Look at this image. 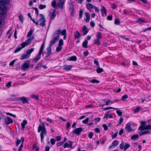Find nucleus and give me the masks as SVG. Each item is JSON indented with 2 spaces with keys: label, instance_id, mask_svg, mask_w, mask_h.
Returning a JSON list of instances; mask_svg holds the SVG:
<instances>
[{
  "label": "nucleus",
  "instance_id": "052dcab7",
  "mask_svg": "<svg viewBox=\"0 0 151 151\" xmlns=\"http://www.w3.org/2000/svg\"><path fill=\"white\" fill-rule=\"evenodd\" d=\"M16 61L15 60H14L13 61H12L9 63V65H10L13 66Z\"/></svg>",
  "mask_w": 151,
  "mask_h": 151
},
{
  "label": "nucleus",
  "instance_id": "e433bc0d",
  "mask_svg": "<svg viewBox=\"0 0 151 151\" xmlns=\"http://www.w3.org/2000/svg\"><path fill=\"white\" fill-rule=\"evenodd\" d=\"M119 144L118 141L117 140L114 141L112 143V145L114 147H116Z\"/></svg>",
  "mask_w": 151,
  "mask_h": 151
},
{
  "label": "nucleus",
  "instance_id": "f3484780",
  "mask_svg": "<svg viewBox=\"0 0 151 151\" xmlns=\"http://www.w3.org/2000/svg\"><path fill=\"white\" fill-rule=\"evenodd\" d=\"M30 57L29 55L27 53L23 54L20 58L21 60H22L25 59H27L29 58Z\"/></svg>",
  "mask_w": 151,
  "mask_h": 151
},
{
  "label": "nucleus",
  "instance_id": "cd10ccee",
  "mask_svg": "<svg viewBox=\"0 0 151 151\" xmlns=\"http://www.w3.org/2000/svg\"><path fill=\"white\" fill-rule=\"evenodd\" d=\"M74 35L75 38H77L78 39L80 38L81 36V34L78 32L77 31H76L74 33Z\"/></svg>",
  "mask_w": 151,
  "mask_h": 151
},
{
  "label": "nucleus",
  "instance_id": "473e14b6",
  "mask_svg": "<svg viewBox=\"0 0 151 151\" xmlns=\"http://www.w3.org/2000/svg\"><path fill=\"white\" fill-rule=\"evenodd\" d=\"M47 56H49L51 53V47H48L47 49Z\"/></svg>",
  "mask_w": 151,
  "mask_h": 151
},
{
  "label": "nucleus",
  "instance_id": "a878e982",
  "mask_svg": "<svg viewBox=\"0 0 151 151\" xmlns=\"http://www.w3.org/2000/svg\"><path fill=\"white\" fill-rule=\"evenodd\" d=\"M94 43L97 45H100L101 44V42H100V40L98 39H95L94 41Z\"/></svg>",
  "mask_w": 151,
  "mask_h": 151
},
{
  "label": "nucleus",
  "instance_id": "c03bdc74",
  "mask_svg": "<svg viewBox=\"0 0 151 151\" xmlns=\"http://www.w3.org/2000/svg\"><path fill=\"white\" fill-rule=\"evenodd\" d=\"M64 42L63 40L62 39H60L59 40L58 44V45L59 46H62V45L63 44Z\"/></svg>",
  "mask_w": 151,
  "mask_h": 151
},
{
  "label": "nucleus",
  "instance_id": "8fccbe9b",
  "mask_svg": "<svg viewBox=\"0 0 151 151\" xmlns=\"http://www.w3.org/2000/svg\"><path fill=\"white\" fill-rule=\"evenodd\" d=\"M83 13V11L81 10H80V13H79V19H80L82 17Z\"/></svg>",
  "mask_w": 151,
  "mask_h": 151
},
{
  "label": "nucleus",
  "instance_id": "58836bf2",
  "mask_svg": "<svg viewBox=\"0 0 151 151\" xmlns=\"http://www.w3.org/2000/svg\"><path fill=\"white\" fill-rule=\"evenodd\" d=\"M88 43V42L87 40H85L84 42H83L82 44V46L83 47L85 48H87V45Z\"/></svg>",
  "mask_w": 151,
  "mask_h": 151
},
{
  "label": "nucleus",
  "instance_id": "f03ea898",
  "mask_svg": "<svg viewBox=\"0 0 151 151\" xmlns=\"http://www.w3.org/2000/svg\"><path fill=\"white\" fill-rule=\"evenodd\" d=\"M34 39V37L33 36L31 37L28 38L25 42L22 43L20 44L22 47H19L17 48L16 50L14 51V53H16L17 52H18L21 50L22 48H24L26 46L28 45H30L32 42V41Z\"/></svg>",
  "mask_w": 151,
  "mask_h": 151
},
{
  "label": "nucleus",
  "instance_id": "680f3d73",
  "mask_svg": "<svg viewBox=\"0 0 151 151\" xmlns=\"http://www.w3.org/2000/svg\"><path fill=\"white\" fill-rule=\"evenodd\" d=\"M94 63L96 64V65L98 66H99V63L97 60L95 59L94 60Z\"/></svg>",
  "mask_w": 151,
  "mask_h": 151
},
{
  "label": "nucleus",
  "instance_id": "a19ab883",
  "mask_svg": "<svg viewBox=\"0 0 151 151\" xmlns=\"http://www.w3.org/2000/svg\"><path fill=\"white\" fill-rule=\"evenodd\" d=\"M63 47L62 46H58L56 48V51L57 52H58L62 50Z\"/></svg>",
  "mask_w": 151,
  "mask_h": 151
},
{
  "label": "nucleus",
  "instance_id": "2eb2a0df",
  "mask_svg": "<svg viewBox=\"0 0 151 151\" xmlns=\"http://www.w3.org/2000/svg\"><path fill=\"white\" fill-rule=\"evenodd\" d=\"M103 100L104 102L106 103V105H108L109 104H111L113 103V101H111V100L109 99H104Z\"/></svg>",
  "mask_w": 151,
  "mask_h": 151
},
{
  "label": "nucleus",
  "instance_id": "338daca9",
  "mask_svg": "<svg viewBox=\"0 0 151 151\" xmlns=\"http://www.w3.org/2000/svg\"><path fill=\"white\" fill-rule=\"evenodd\" d=\"M90 25L92 27H93L95 25V24L94 22L93 21H91L90 22Z\"/></svg>",
  "mask_w": 151,
  "mask_h": 151
},
{
  "label": "nucleus",
  "instance_id": "f704fd0d",
  "mask_svg": "<svg viewBox=\"0 0 151 151\" xmlns=\"http://www.w3.org/2000/svg\"><path fill=\"white\" fill-rule=\"evenodd\" d=\"M34 50V49L33 48H32L29 50H28L27 52V53L30 56L31 54L33 52Z\"/></svg>",
  "mask_w": 151,
  "mask_h": 151
},
{
  "label": "nucleus",
  "instance_id": "f8f14e48",
  "mask_svg": "<svg viewBox=\"0 0 151 151\" xmlns=\"http://www.w3.org/2000/svg\"><path fill=\"white\" fill-rule=\"evenodd\" d=\"M73 142L71 141H69L68 142H66L63 145L64 148L66 147L72 148L73 145Z\"/></svg>",
  "mask_w": 151,
  "mask_h": 151
},
{
  "label": "nucleus",
  "instance_id": "0e129e2a",
  "mask_svg": "<svg viewBox=\"0 0 151 151\" xmlns=\"http://www.w3.org/2000/svg\"><path fill=\"white\" fill-rule=\"evenodd\" d=\"M89 52L88 51H85L83 52V54L85 56H86L88 55Z\"/></svg>",
  "mask_w": 151,
  "mask_h": 151
},
{
  "label": "nucleus",
  "instance_id": "4d7b16f0",
  "mask_svg": "<svg viewBox=\"0 0 151 151\" xmlns=\"http://www.w3.org/2000/svg\"><path fill=\"white\" fill-rule=\"evenodd\" d=\"M64 142L61 141L58 142L57 144V145L58 146H62Z\"/></svg>",
  "mask_w": 151,
  "mask_h": 151
},
{
  "label": "nucleus",
  "instance_id": "2f4dec72",
  "mask_svg": "<svg viewBox=\"0 0 151 151\" xmlns=\"http://www.w3.org/2000/svg\"><path fill=\"white\" fill-rule=\"evenodd\" d=\"M103 70V69L102 68H100L99 66L97 67L96 70V71L98 73H100L102 72Z\"/></svg>",
  "mask_w": 151,
  "mask_h": 151
},
{
  "label": "nucleus",
  "instance_id": "f257e3e1",
  "mask_svg": "<svg viewBox=\"0 0 151 151\" xmlns=\"http://www.w3.org/2000/svg\"><path fill=\"white\" fill-rule=\"evenodd\" d=\"M45 122L42 123V126L40 125L38 128V132H40L41 142H42L44 136L46 135L47 130L45 126Z\"/></svg>",
  "mask_w": 151,
  "mask_h": 151
},
{
  "label": "nucleus",
  "instance_id": "6e6d98bb",
  "mask_svg": "<svg viewBox=\"0 0 151 151\" xmlns=\"http://www.w3.org/2000/svg\"><path fill=\"white\" fill-rule=\"evenodd\" d=\"M55 140L54 139L52 138L51 139L50 142H51V144L52 145H54L55 143Z\"/></svg>",
  "mask_w": 151,
  "mask_h": 151
},
{
  "label": "nucleus",
  "instance_id": "9d476101",
  "mask_svg": "<svg viewBox=\"0 0 151 151\" xmlns=\"http://www.w3.org/2000/svg\"><path fill=\"white\" fill-rule=\"evenodd\" d=\"M119 147L121 149H123L125 151L130 147V145L127 143H122L120 144Z\"/></svg>",
  "mask_w": 151,
  "mask_h": 151
},
{
  "label": "nucleus",
  "instance_id": "ddd939ff",
  "mask_svg": "<svg viewBox=\"0 0 151 151\" xmlns=\"http://www.w3.org/2000/svg\"><path fill=\"white\" fill-rule=\"evenodd\" d=\"M4 120L5 123L7 124H12L13 122V120L8 116L6 117Z\"/></svg>",
  "mask_w": 151,
  "mask_h": 151
},
{
  "label": "nucleus",
  "instance_id": "13d9d810",
  "mask_svg": "<svg viewBox=\"0 0 151 151\" xmlns=\"http://www.w3.org/2000/svg\"><path fill=\"white\" fill-rule=\"evenodd\" d=\"M91 82L93 83H98L99 82V81H98L96 79H93L91 81Z\"/></svg>",
  "mask_w": 151,
  "mask_h": 151
},
{
  "label": "nucleus",
  "instance_id": "b1692460",
  "mask_svg": "<svg viewBox=\"0 0 151 151\" xmlns=\"http://www.w3.org/2000/svg\"><path fill=\"white\" fill-rule=\"evenodd\" d=\"M27 124V122L26 120H24L22 121V122L21 123V129L23 130L24 129L25 126Z\"/></svg>",
  "mask_w": 151,
  "mask_h": 151
},
{
  "label": "nucleus",
  "instance_id": "7c9ffc66",
  "mask_svg": "<svg viewBox=\"0 0 151 151\" xmlns=\"http://www.w3.org/2000/svg\"><path fill=\"white\" fill-rule=\"evenodd\" d=\"M151 134V132L149 130H147L143 132H141L140 133V135H145L147 134Z\"/></svg>",
  "mask_w": 151,
  "mask_h": 151
},
{
  "label": "nucleus",
  "instance_id": "393cba45",
  "mask_svg": "<svg viewBox=\"0 0 151 151\" xmlns=\"http://www.w3.org/2000/svg\"><path fill=\"white\" fill-rule=\"evenodd\" d=\"M141 126L139 127L141 131L144 130L143 128L144 127H145V122L144 121H141Z\"/></svg>",
  "mask_w": 151,
  "mask_h": 151
},
{
  "label": "nucleus",
  "instance_id": "0eeeda50",
  "mask_svg": "<svg viewBox=\"0 0 151 151\" xmlns=\"http://www.w3.org/2000/svg\"><path fill=\"white\" fill-rule=\"evenodd\" d=\"M57 33L58 36L59 37L60 35L61 34L63 36V39L66 40L67 38L66 30V29H63L61 31L60 29L56 30L54 33Z\"/></svg>",
  "mask_w": 151,
  "mask_h": 151
},
{
  "label": "nucleus",
  "instance_id": "bf43d9fd",
  "mask_svg": "<svg viewBox=\"0 0 151 151\" xmlns=\"http://www.w3.org/2000/svg\"><path fill=\"white\" fill-rule=\"evenodd\" d=\"M31 96L32 98L36 99H38V97L37 96L35 95H32Z\"/></svg>",
  "mask_w": 151,
  "mask_h": 151
},
{
  "label": "nucleus",
  "instance_id": "774afa93",
  "mask_svg": "<svg viewBox=\"0 0 151 151\" xmlns=\"http://www.w3.org/2000/svg\"><path fill=\"white\" fill-rule=\"evenodd\" d=\"M50 149V147L49 146H47L45 148V151H49Z\"/></svg>",
  "mask_w": 151,
  "mask_h": 151
},
{
  "label": "nucleus",
  "instance_id": "423d86ee",
  "mask_svg": "<svg viewBox=\"0 0 151 151\" xmlns=\"http://www.w3.org/2000/svg\"><path fill=\"white\" fill-rule=\"evenodd\" d=\"M24 141V138L23 137H22L20 140L17 139L16 142V146L18 147L20 144H21L20 146L18 148L19 151H22V149L23 147V143Z\"/></svg>",
  "mask_w": 151,
  "mask_h": 151
},
{
  "label": "nucleus",
  "instance_id": "e2e57ef3",
  "mask_svg": "<svg viewBox=\"0 0 151 151\" xmlns=\"http://www.w3.org/2000/svg\"><path fill=\"white\" fill-rule=\"evenodd\" d=\"M151 30V27H150L146 28L143 31L144 32H145L148 30Z\"/></svg>",
  "mask_w": 151,
  "mask_h": 151
},
{
  "label": "nucleus",
  "instance_id": "aec40b11",
  "mask_svg": "<svg viewBox=\"0 0 151 151\" xmlns=\"http://www.w3.org/2000/svg\"><path fill=\"white\" fill-rule=\"evenodd\" d=\"M125 130L128 132H129L132 131V129L131 128L130 124L128 123L125 128Z\"/></svg>",
  "mask_w": 151,
  "mask_h": 151
},
{
  "label": "nucleus",
  "instance_id": "c756f323",
  "mask_svg": "<svg viewBox=\"0 0 151 151\" xmlns=\"http://www.w3.org/2000/svg\"><path fill=\"white\" fill-rule=\"evenodd\" d=\"M77 60L76 57L75 56H72L68 59V61H76Z\"/></svg>",
  "mask_w": 151,
  "mask_h": 151
},
{
  "label": "nucleus",
  "instance_id": "dca6fc26",
  "mask_svg": "<svg viewBox=\"0 0 151 151\" xmlns=\"http://www.w3.org/2000/svg\"><path fill=\"white\" fill-rule=\"evenodd\" d=\"M19 100L22 101V102L24 104L28 103V98L24 97H22L19 98Z\"/></svg>",
  "mask_w": 151,
  "mask_h": 151
},
{
  "label": "nucleus",
  "instance_id": "a211bd4d",
  "mask_svg": "<svg viewBox=\"0 0 151 151\" xmlns=\"http://www.w3.org/2000/svg\"><path fill=\"white\" fill-rule=\"evenodd\" d=\"M65 2V0L59 1V2L57 4V5L60 8L62 9L63 8V5Z\"/></svg>",
  "mask_w": 151,
  "mask_h": 151
},
{
  "label": "nucleus",
  "instance_id": "4be33fe9",
  "mask_svg": "<svg viewBox=\"0 0 151 151\" xmlns=\"http://www.w3.org/2000/svg\"><path fill=\"white\" fill-rule=\"evenodd\" d=\"M85 14L86 16L85 21L86 22H89L90 19V15L87 12H85Z\"/></svg>",
  "mask_w": 151,
  "mask_h": 151
},
{
  "label": "nucleus",
  "instance_id": "1a4fd4ad",
  "mask_svg": "<svg viewBox=\"0 0 151 151\" xmlns=\"http://www.w3.org/2000/svg\"><path fill=\"white\" fill-rule=\"evenodd\" d=\"M30 62L29 60H27L26 62L24 63L22 65L21 67L22 69L24 70H26L28 69L29 66Z\"/></svg>",
  "mask_w": 151,
  "mask_h": 151
},
{
  "label": "nucleus",
  "instance_id": "39448f33",
  "mask_svg": "<svg viewBox=\"0 0 151 151\" xmlns=\"http://www.w3.org/2000/svg\"><path fill=\"white\" fill-rule=\"evenodd\" d=\"M38 22L39 23L40 25L42 27L45 26V17L42 14H40L39 16H37Z\"/></svg>",
  "mask_w": 151,
  "mask_h": 151
},
{
  "label": "nucleus",
  "instance_id": "6ab92c4d",
  "mask_svg": "<svg viewBox=\"0 0 151 151\" xmlns=\"http://www.w3.org/2000/svg\"><path fill=\"white\" fill-rule=\"evenodd\" d=\"M82 129L81 128H77L76 129L73 131V132L77 135H79V134L82 131Z\"/></svg>",
  "mask_w": 151,
  "mask_h": 151
},
{
  "label": "nucleus",
  "instance_id": "ea45409f",
  "mask_svg": "<svg viewBox=\"0 0 151 151\" xmlns=\"http://www.w3.org/2000/svg\"><path fill=\"white\" fill-rule=\"evenodd\" d=\"M46 7V6L45 5H43L41 4L39 5V8L40 9H42L45 8Z\"/></svg>",
  "mask_w": 151,
  "mask_h": 151
},
{
  "label": "nucleus",
  "instance_id": "9b49d317",
  "mask_svg": "<svg viewBox=\"0 0 151 151\" xmlns=\"http://www.w3.org/2000/svg\"><path fill=\"white\" fill-rule=\"evenodd\" d=\"M56 14L55 10V9H51L50 12L49 16L51 19H53L55 17Z\"/></svg>",
  "mask_w": 151,
  "mask_h": 151
},
{
  "label": "nucleus",
  "instance_id": "49530a36",
  "mask_svg": "<svg viewBox=\"0 0 151 151\" xmlns=\"http://www.w3.org/2000/svg\"><path fill=\"white\" fill-rule=\"evenodd\" d=\"M19 18L21 22H23L24 20V18L22 15L21 14H20L19 15Z\"/></svg>",
  "mask_w": 151,
  "mask_h": 151
},
{
  "label": "nucleus",
  "instance_id": "20e7f679",
  "mask_svg": "<svg viewBox=\"0 0 151 151\" xmlns=\"http://www.w3.org/2000/svg\"><path fill=\"white\" fill-rule=\"evenodd\" d=\"M45 47L44 43H43L39 51L38 54L35 56L33 60V61L35 63H37L41 58V55L42 54L43 51Z\"/></svg>",
  "mask_w": 151,
  "mask_h": 151
},
{
  "label": "nucleus",
  "instance_id": "5fc2aeb1",
  "mask_svg": "<svg viewBox=\"0 0 151 151\" xmlns=\"http://www.w3.org/2000/svg\"><path fill=\"white\" fill-rule=\"evenodd\" d=\"M116 112L117 114L119 116H121L122 114V112L120 110H117Z\"/></svg>",
  "mask_w": 151,
  "mask_h": 151
},
{
  "label": "nucleus",
  "instance_id": "5701e85b",
  "mask_svg": "<svg viewBox=\"0 0 151 151\" xmlns=\"http://www.w3.org/2000/svg\"><path fill=\"white\" fill-rule=\"evenodd\" d=\"M82 31L83 32V35H86L88 32V31L86 27L84 26H83L82 29Z\"/></svg>",
  "mask_w": 151,
  "mask_h": 151
},
{
  "label": "nucleus",
  "instance_id": "c85d7f7f",
  "mask_svg": "<svg viewBox=\"0 0 151 151\" xmlns=\"http://www.w3.org/2000/svg\"><path fill=\"white\" fill-rule=\"evenodd\" d=\"M96 39L101 40L102 38V34L100 32H97L96 33Z\"/></svg>",
  "mask_w": 151,
  "mask_h": 151
},
{
  "label": "nucleus",
  "instance_id": "de8ad7c7",
  "mask_svg": "<svg viewBox=\"0 0 151 151\" xmlns=\"http://www.w3.org/2000/svg\"><path fill=\"white\" fill-rule=\"evenodd\" d=\"M42 66V63L40 62L38 63L36 67V69H38L41 67Z\"/></svg>",
  "mask_w": 151,
  "mask_h": 151
},
{
  "label": "nucleus",
  "instance_id": "6e6552de",
  "mask_svg": "<svg viewBox=\"0 0 151 151\" xmlns=\"http://www.w3.org/2000/svg\"><path fill=\"white\" fill-rule=\"evenodd\" d=\"M57 33H54L50 43V46L55 44L59 39V37L58 36Z\"/></svg>",
  "mask_w": 151,
  "mask_h": 151
},
{
  "label": "nucleus",
  "instance_id": "69168bd1",
  "mask_svg": "<svg viewBox=\"0 0 151 151\" xmlns=\"http://www.w3.org/2000/svg\"><path fill=\"white\" fill-rule=\"evenodd\" d=\"M12 83L10 82H9L6 85V87L8 88H9V87L11 86V84Z\"/></svg>",
  "mask_w": 151,
  "mask_h": 151
},
{
  "label": "nucleus",
  "instance_id": "c9c22d12",
  "mask_svg": "<svg viewBox=\"0 0 151 151\" xmlns=\"http://www.w3.org/2000/svg\"><path fill=\"white\" fill-rule=\"evenodd\" d=\"M139 136L137 134L134 135L132 136L131 138L132 139L135 140L138 139Z\"/></svg>",
  "mask_w": 151,
  "mask_h": 151
},
{
  "label": "nucleus",
  "instance_id": "7ed1b4c3",
  "mask_svg": "<svg viewBox=\"0 0 151 151\" xmlns=\"http://www.w3.org/2000/svg\"><path fill=\"white\" fill-rule=\"evenodd\" d=\"M9 0H0V14H3L6 13V8L5 6L6 4H9Z\"/></svg>",
  "mask_w": 151,
  "mask_h": 151
},
{
  "label": "nucleus",
  "instance_id": "72a5a7b5",
  "mask_svg": "<svg viewBox=\"0 0 151 151\" xmlns=\"http://www.w3.org/2000/svg\"><path fill=\"white\" fill-rule=\"evenodd\" d=\"M34 30L32 29H30V31L28 33L27 36L28 37H30L33 33Z\"/></svg>",
  "mask_w": 151,
  "mask_h": 151
},
{
  "label": "nucleus",
  "instance_id": "4468645a",
  "mask_svg": "<svg viewBox=\"0 0 151 151\" xmlns=\"http://www.w3.org/2000/svg\"><path fill=\"white\" fill-rule=\"evenodd\" d=\"M101 14L103 16H106V8L103 6H101Z\"/></svg>",
  "mask_w": 151,
  "mask_h": 151
},
{
  "label": "nucleus",
  "instance_id": "79ce46f5",
  "mask_svg": "<svg viewBox=\"0 0 151 151\" xmlns=\"http://www.w3.org/2000/svg\"><path fill=\"white\" fill-rule=\"evenodd\" d=\"M144 130L146 129H151V125H148L146 126L145 127L143 128Z\"/></svg>",
  "mask_w": 151,
  "mask_h": 151
},
{
  "label": "nucleus",
  "instance_id": "09e8293b",
  "mask_svg": "<svg viewBox=\"0 0 151 151\" xmlns=\"http://www.w3.org/2000/svg\"><path fill=\"white\" fill-rule=\"evenodd\" d=\"M120 23V21L119 19H116L115 21V24H116L118 25Z\"/></svg>",
  "mask_w": 151,
  "mask_h": 151
},
{
  "label": "nucleus",
  "instance_id": "bb28decb",
  "mask_svg": "<svg viewBox=\"0 0 151 151\" xmlns=\"http://www.w3.org/2000/svg\"><path fill=\"white\" fill-rule=\"evenodd\" d=\"M94 6L91 4H86L87 8L89 10H91L92 9H93Z\"/></svg>",
  "mask_w": 151,
  "mask_h": 151
},
{
  "label": "nucleus",
  "instance_id": "37998d69",
  "mask_svg": "<svg viewBox=\"0 0 151 151\" xmlns=\"http://www.w3.org/2000/svg\"><path fill=\"white\" fill-rule=\"evenodd\" d=\"M51 5L54 8L56 7V1L55 0H53L51 2Z\"/></svg>",
  "mask_w": 151,
  "mask_h": 151
},
{
  "label": "nucleus",
  "instance_id": "3c124183",
  "mask_svg": "<svg viewBox=\"0 0 151 151\" xmlns=\"http://www.w3.org/2000/svg\"><path fill=\"white\" fill-rule=\"evenodd\" d=\"M110 112V111H109L106 113L105 114L104 118L107 119L109 116V114Z\"/></svg>",
  "mask_w": 151,
  "mask_h": 151
},
{
  "label": "nucleus",
  "instance_id": "603ef678",
  "mask_svg": "<svg viewBox=\"0 0 151 151\" xmlns=\"http://www.w3.org/2000/svg\"><path fill=\"white\" fill-rule=\"evenodd\" d=\"M128 97V95H127L125 94L122 97V99L123 101H124L125 99H127Z\"/></svg>",
  "mask_w": 151,
  "mask_h": 151
},
{
  "label": "nucleus",
  "instance_id": "a18cd8bd",
  "mask_svg": "<svg viewBox=\"0 0 151 151\" xmlns=\"http://www.w3.org/2000/svg\"><path fill=\"white\" fill-rule=\"evenodd\" d=\"M141 109V108L139 106H137L135 109L134 110V113H136L139 111Z\"/></svg>",
  "mask_w": 151,
  "mask_h": 151
},
{
  "label": "nucleus",
  "instance_id": "412c9836",
  "mask_svg": "<svg viewBox=\"0 0 151 151\" xmlns=\"http://www.w3.org/2000/svg\"><path fill=\"white\" fill-rule=\"evenodd\" d=\"M72 67L71 65H65L63 66V69L66 71H69L71 70Z\"/></svg>",
  "mask_w": 151,
  "mask_h": 151
},
{
  "label": "nucleus",
  "instance_id": "864d4df0",
  "mask_svg": "<svg viewBox=\"0 0 151 151\" xmlns=\"http://www.w3.org/2000/svg\"><path fill=\"white\" fill-rule=\"evenodd\" d=\"M89 120V118H87L83 120V123L84 124H87L88 120Z\"/></svg>",
  "mask_w": 151,
  "mask_h": 151
},
{
  "label": "nucleus",
  "instance_id": "4c0bfd02",
  "mask_svg": "<svg viewBox=\"0 0 151 151\" xmlns=\"http://www.w3.org/2000/svg\"><path fill=\"white\" fill-rule=\"evenodd\" d=\"M136 22L140 24H142L143 23L145 22V21L144 20L142 19H139Z\"/></svg>",
  "mask_w": 151,
  "mask_h": 151
}]
</instances>
